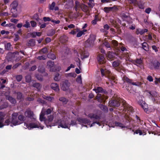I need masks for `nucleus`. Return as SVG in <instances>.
I'll use <instances>...</instances> for the list:
<instances>
[{
    "mask_svg": "<svg viewBox=\"0 0 160 160\" xmlns=\"http://www.w3.org/2000/svg\"><path fill=\"white\" fill-rule=\"evenodd\" d=\"M123 100L120 99H118L117 100H112L109 101V103L111 106L118 107L120 105V102L122 101L123 103L124 108L127 109L128 111L130 112L133 111V108L132 107L130 106L127 103L125 104L123 102Z\"/></svg>",
    "mask_w": 160,
    "mask_h": 160,
    "instance_id": "1",
    "label": "nucleus"
},
{
    "mask_svg": "<svg viewBox=\"0 0 160 160\" xmlns=\"http://www.w3.org/2000/svg\"><path fill=\"white\" fill-rule=\"evenodd\" d=\"M45 115V112L44 111V109L43 108L42 109V111L40 115L39 119L41 121H44V123L46 125V126L48 127L49 126L51 127L53 126V125H51V124L48 125L52 121L54 118V117L52 115H50L48 117L47 119H45L44 116Z\"/></svg>",
    "mask_w": 160,
    "mask_h": 160,
    "instance_id": "2",
    "label": "nucleus"
},
{
    "mask_svg": "<svg viewBox=\"0 0 160 160\" xmlns=\"http://www.w3.org/2000/svg\"><path fill=\"white\" fill-rule=\"evenodd\" d=\"M32 122L29 123L24 122V126L25 128H28L29 130H31L34 128H40L41 129H43V126L41 125L38 122H36V119L34 121L33 120H32Z\"/></svg>",
    "mask_w": 160,
    "mask_h": 160,
    "instance_id": "3",
    "label": "nucleus"
},
{
    "mask_svg": "<svg viewBox=\"0 0 160 160\" xmlns=\"http://www.w3.org/2000/svg\"><path fill=\"white\" fill-rule=\"evenodd\" d=\"M69 120L68 118L64 117L62 120H58L56 122L58 125V128L61 127L63 128H69Z\"/></svg>",
    "mask_w": 160,
    "mask_h": 160,
    "instance_id": "4",
    "label": "nucleus"
},
{
    "mask_svg": "<svg viewBox=\"0 0 160 160\" xmlns=\"http://www.w3.org/2000/svg\"><path fill=\"white\" fill-rule=\"evenodd\" d=\"M5 116L4 113L0 112V128H2L4 125H8L10 124H11L12 118L7 119L4 123H3Z\"/></svg>",
    "mask_w": 160,
    "mask_h": 160,
    "instance_id": "5",
    "label": "nucleus"
},
{
    "mask_svg": "<svg viewBox=\"0 0 160 160\" xmlns=\"http://www.w3.org/2000/svg\"><path fill=\"white\" fill-rule=\"evenodd\" d=\"M18 5V2L14 1L11 4L10 7L11 8V12L12 13V16L14 18H16L18 16L17 14V8Z\"/></svg>",
    "mask_w": 160,
    "mask_h": 160,
    "instance_id": "6",
    "label": "nucleus"
},
{
    "mask_svg": "<svg viewBox=\"0 0 160 160\" xmlns=\"http://www.w3.org/2000/svg\"><path fill=\"white\" fill-rule=\"evenodd\" d=\"M78 121L81 124H87L91 127L95 125V124L97 123L99 126L101 125L100 123L98 122H93L91 124H90V121L87 119L82 118H78Z\"/></svg>",
    "mask_w": 160,
    "mask_h": 160,
    "instance_id": "7",
    "label": "nucleus"
},
{
    "mask_svg": "<svg viewBox=\"0 0 160 160\" xmlns=\"http://www.w3.org/2000/svg\"><path fill=\"white\" fill-rule=\"evenodd\" d=\"M18 115V113H14L12 115L11 120V124L10 126L12 127L13 125L16 126L20 125L22 123V122L19 121L17 120V116Z\"/></svg>",
    "mask_w": 160,
    "mask_h": 160,
    "instance_id": "8",
    "label": "nucleus"
},
{
    "mask_svg": "<svg viewBox=\"0 0 160 160\" xmlns=\"http://www.w3.org/2000/svg\"><path fill=\"white\" fill-rule=\"evenodd\" d=\"M24 115L26 117L28 118L31 120L35 121L36 117L34 114L33 112L30 109H27Z\"/></svg>",
    "mask_w": 160,
    "mask_h": 160,
    "instance_id": "9",
    "label": "nucleus"
},
{
    "mask_svg": "<svg viewBox=\"0 0 160 160\" xmlns=\"http://www.w3.org/2000/svg\"><path fill=\"white\" fill-rule=\"evenodd\" d=\"M95 40V38L93 36H91L90 38L86 41L85 44V46L89 48L92 47L94 46Z\"/></svg>",
    "mask_w": 160,
    "mask_h": 160,
    "instance_id": "10",
    "label": "nucleus"
},
{
    "mask_svg": "<svg viewBox=\"0 0 160 160\" xmlns=\"http://www.w3.org/2000/svg\"><path fill=\"white\" fill-rule=\"evenodd\" d=\"M70 84L67 80L62 82L61 83V89L63 91H66L69 89Z\"/></svg>",
    "mask_w": 160,
    "mask_h": 160,
    "instance_id": "11",
    "label": "nucleus"
},
{
    "mask_svg": "<svg viewBox=\"0 0 160 160\" xmlns=\"http://www.w3.org/2000/svg\"><path fill=\"white\" fill-rule=\"evenodd\" d=\"M47 68L50 71L55 72L57 70L54 66V62L51 61L47 62Z\"/></svg>",
    "mask_w": 160,
    "mask_h": 160,
    "instance_id": "12",
    "label": "nucleus"
},
{
    "mask_svg": "<svg viewBox=\"0 0 160 160\" xmlns=\"http://www.w3.org/2000/svg\"><path fill=\"white\" fill-rule=\"evenodd\" d=\"M149 67L151 69L153 68L157 69H160V63L157 61L151 62L149 64Z\"/></svg>",
    "mask_w": 160,
    "mask_h": 160,
    "instance_id": "13",
    "label": "nucleus"
},
{
    "mask_svg": "<svg viewBox=\"0 0 160 160\" xmlns=\"http://www.w3.org/2000/svg\"><path fill=\"white\" fill-rule=\"evenodd\" d=\"M123 80L124 81V82H128L129 83H131L132 85H135L138 86H141L142 84V83L140 82H132V80L129 79L128 78L124 77H123Z\"/></svg>",
    "mask_w": 160,
    "mask_h": 160,
    "instance_id": "14",
    "label": "nucleus"
},
{
    "mask_svg": "<svg viewBox=\"0 0 160 160\" xmlns=\"http://www.w3.org/2000/svg\"><path fill=\"white\" fill-rule=\"evenodd\" d=\"M138 103L143 108V110L147 113H148L149 112L148 111V107L147 104L144 101L142 100H140L138 102Z\"/></svg>",
    "mask_w": 160,
    "mask_h": 160,
    "instance_id": "15",
    "label": "nucleus"
},
{
    "mask_svg": "<svg viewBox=\"0 0 160 160\" xmlns=\"http://www.w3.org/2000/svg\"><path fill=\"white\" fill-rule=\"evenodd\" d=\"M101 72L102 76H104L106 74H108V75H109V78H110L111 79L113 80L115 79V77L110 76V75H112V74L111 73L110 71H109L105 70L103 69L102 68L101 70Z\"/></svg>",
    "mask_w": 160,
    "mask_h": 160,
    "instance_id": "16",
    "label": "nucleus"
},
{
    "mask_svg": "<svg viewBox=\"0 0 160 160\" xmlns=\"http://www.w3.org/2000/svg\"><path fill=\"white\" fill-rule=\"evenodd\" d=\"M97 60L100 64H103L106 62L104 56L100 54H99L97 57Z\"/></svg>",
    "mask_w": 160,
    "mask_h": 160,
    "instance_id": "17",
    "label": "nucleus"
},
{
    "mask_svg": "<svg viewBox=\"0 0 160 160\" xmlns=\"http://www.w3.org/2000/svg\"><path fill=\"white\" fill-rule=\"evenodd\" d=\"M88 117L91 119H93L94 120H99L100 119V116L95 114L90 113L88 115Z\"/></svg>",
    "mask_w": 160,
    "mask_h": 160,
    "instance_id": "18",
    "label": "nucleus"
},
{
    "mask_svg": "<svg viewBox=\"0 0 160 160\" xmlns=\"http://www.w3.org/2000/svg\"><path fill=\"white\" fill-rule=\"evenodd\" d=\"M51 88L56 92H58L59 89L58 85L56 83H52L51 85Z\"/></svg>",
    "mask_w": 160,
    "mask_h": 160,
    "instance_id": "19",
    "label": "nucleus"
},
{
    "mask_svg": "<svg viewBox=\"0 0 160 160\" xmlns=\"http://www.w3.org/2000/svg\"><path fill=\"white\" fill-rule=\"evenodd\" d=\"M81 58L82 59H83L88 58L89 55V53L88 52L83 51L80 53Z\"/></svg>",
    "mask_w": 160,
    "mask_h": 160,
    "instance_id": "20",
    "label": "nucleus"
},
{
    "mask_svg": "<svg viewBox=\"0 0 160 160\" xmlns=\"http://www.w3.org/2000/svg\"><path fill=\"white\" fill-rule=\"evenodd\" d=\"M56 3L54 2H53L49 6V9L51 10H54L57 11L58 10V8L57 7H55Z\"/></svg>",
    "mask_w": 160,
    "mask_h": 160,
    "instance_id": "21",
    "label": "nucleus"
},
{
    "mask_svg": "<svg viewBox=\"0 0 160 160\" xmlns=\"http://www.w3.org/2000/svg\"><path fill=\"white\" fill-rule=\"evenodd\" d=\"M147 31L148 29H141L138 28L137 29L136 33L137 34L142 35L145 32H147Z\"/></svg>",
    "mask_w": 160,
    "mask_h": 160,
    "instance_id": "22",
    "label": "nucleus"
},
{
    "mask_svg": "<svg viewBox=\"0 0 160 160\" xmlns=\"http://www.w3.org/2000/svg\"><path fill=\"white\" fill-rule=\"evenodd\" d=\"M115 57V54L110 51L108 52V57L109 58L110 60L112 61L114 57Z\"/></svg>",
    "mask_w": 160,
    "mask_h": 160,
    "instance_id": "23",
    "label": "nucleus"
},
{
    "mask_svg": "<svg viewBox=\"0 0 160 160\" xmlns=\"http://www.w3.org/2000/svg\"><path fill=\"white\" fill-rule=\"evenodd\" d=\"M6 98L7 99H8L9 101H10L12 104H15L16 102V101L15 99L12 98L11 97L7 96L6 97Z\"/></svg>",
    "mask_w": 160,
    "mask_h": 160,
    "instance_id": "24",
    "label": "nucleus"
},
{
    "mask_svg": "<svg viewBox=\"0 0 160 160\" xmlns=\"http://www.w3.org/2000/svg\"><path fill=\"white\" fill-rule=\"evenodd\" d=\"M150 94L152 96L151 98L152 99V100L153 102H154L156 100H157L156 97L157 96V93L155 92H150Z\"/></svg>",
    "mask_w": 160,
    "mask_h": 160,
    "instance_id": "25",
    "label": "nucleus"
},
{
    "mask_svg": "<svg viewBox=\"0 0 160 160\" xmlns=\"http://www.w3.org/2000/svg\"><path fill=\"white\" fill-rule=\"evenodd\" d=\"M35 41L34 39L30 40L27 43V45L29 46H33L35 45Z\"/></svg>",
    "mask_w": 160,
    "mask_h": 160,
    "instance_id": "26",
    "label": "nucleus"
},
{
    "mask_svg": "<svg viewBox=\"0 0 160 160\" xmlns=\"http://www.w3.org/2000/svg\"><path fill=\"white\" fill-rule=\"evenodd\" d=\"M121 63V62L120 60H116L112 62V65L114 67H116L118 66Z\"/></svg>",
    "mask_w": 160,
    "mask_h": 160,
    "instance_id": "27",
    "label": "nucleus"
},
{
    "mask_svg": "<svg viewBox=\"0 0 160 160\" xmlns=\"http://www.w3.org/2000/svg\"><path fill=\"white\" fill-rule=\"evenodd\" d=\"M82 4H81L78 1H75V10L77 11L78 8H81L82 6Z\"/></svg>",
    "mask_w": 160,
    "mask_h": 160,
    "instance_id": "28",
    "label": "nucleus"
},
{
    "mask_svg": "<svg viewBox=\"0 0 160 160\" xmlns=\"http://www.w3.org/2000/svg\"><path fill=\"white\" fill-rule=\"evenodd\" d=\"M81 8L83 11L85 12H87L89 11L88 7L83 4H82V6L81 7Z\"/></svg>",
    "mask_w": 160,
    "mask_h": 160,
    "instance_id": "29",
    "label": "nucleus"
},
{
    "mask_svg": "<svg viewBox=\"0 0 160 160\" xmlns=\"http://www.w3.org/2000/svg\"><path fill=\"white\" fill-rule=\"evenodd\" d=\"M142 48L145 51H147L149 49L148 45L146 42H143L142 44Z\"/></svg>",
    "mask_w": 160,
    "mask_h": 160,
    "instance_id": "30",
    "label": "nucleus"
},
{
    "mask_svg": "<svg viewBox=\"0 0 160 160\" xmlns=\"http://www.w3.org/2000/svg\"><path fill=\"white\" fill-rule=\"evenodd\" d=\"M66 76L67 77H73L75 78L76 76V74L74 72H72L66 74Z\"/></svg>",
    "mask_w": 160,
    "mask_h": 160,
    "instance_id": "31",
    "label": "nucleus"
},
{
    "mask_svg": "<svg viewBox=\"0 0 160 160\" xmlns=\"http://www.w3.org/2000/svg\"><path fill=\"white\" fill-rule=\"evenodd\" d=\"M43 98H44L51 102H52V101L54 100V98L52 97L44 96Z\"/></svg>",
    "mask_w": 160,
    "mask_h": 160,
    "instance_id": "32",
    "label": "nucleus"
},
{
    "mask_svg": "<svg viewBox=\"0 0 160 160\" xmlns=\"http://www.w3.org/2000/svg\"><path fill=\"white\" fill-rule=\"evenodd\" d=\"M18 121L22 122L25 120V118L22 115H20L18 116Z\"/></svg>",
    "mask_w": 160,
    "mask_h": 160,
    "instance_id": "33",
    "label": "nucleus"
},
{
    "mask_svg": "<svg viewBox=\"0 0 160 160\" xmlns=\"http://www.w3.org/2000/svg\"><path fill=\"white\" fill-rule=\"evenodd\" d=\"M48 57L49 58L52 60L55 59L56 58L55 55L52 53H49L48 55Z\"/></svg>",
    "mask_w": 160,
    "mask_h": 160,
    "instance_id": "34",
    "label": "nucleus"
},
{
    "mask_svg": "<svg viewBox=\"0 0 160 160\" xmlns=\"http://www.w3.org/2000/svg\"><path fill=\"white\" fill-rule=\"evenodd\" d=\"M59 74L58 73H56L55 74L54 77V80L56 81H59L60 78L59 77Z\"/></svg>",
    "mask_w": 160,
    "mask_h": 160,
    "instance_id": "35",
    "label": "nucleus"
},
{
    "mask_svg": "<svg viewBox=\"0 0 160 160\" xmlns=\"http://www.w3.org/2000/svg\"><path fill=\"white\" fill-rule=\"evenodd\" d=\"M59 100L61 102H62L63 104H66L68 102L67 99L63 97L60 98Z\"/></svg>",
    "mask_w": 160,
    "mask_h": 160,
    "instance_id": "36",
    "label": "nucleus"
},
{
    "mask_svg": "<svg viewBox=\"0 0 160 160\" xmlns=\"http://www.w3.org/2000/svg\"><path fill=\"white\" fill-rule=\"evenodd\" d=\"M103 45L107 48H109L108 50L111 49V48L110 44L108 42H105L103 43Z\"/></svg>",
    "mask_w": 160,
    "mask_h": 160,
    "instance_id": "37",
    "label": "nucleus"
},
{
    "mask_svg": "<svg viewBox=\"0 0 160 160\" xmlns=\"http://www.w3.org/2000/svg\"><path fill=\"white\" fill-rule=\"evenodd\" d=\"M93 90L95 91L96 93H99L100 92L102 91V89L100 87H98L97 88L93 89Z\"/></svg>",
    "mask_w": 160,
    "mask_h": 160,
    "instance_id": "38",
    "label": "nucleus"
},
{
    "mask_svg": "<svg viewBox=\"0 0 160 160\" xmlns=\"http://www.w3.org/2000/svg\"><path fill=\"white\" fill-rule=\"evenodd\" d=\"M33 86L35 88H36L38 90L40 89L41 87L40 85L39 84V83H34L33 84Z\"/></svg>",
    "mask_w": 160,
    "mask_h": 160,
    "instance_id": "39",
    "label": "nucleus"
},
{
    "mask_svg": "<svg viewBox=\"0 0 160 160\" xmlns=\"http://www.w3.org/2000/svg\"><path fill=\"white\" fill-rule=\"evenodd\" d=\"M115 124L116 126L119 127L121 128L125 127V126H124L122 123L120 122H116Z\"/></svg>",
    "mask_w": 160,
    "mask_h": 160,
    "instance_id": "40",
    "label": "nucleus"
},
{
    "mask_svg": "<svg viewBox=\"0 0 160 160\" xmlns=\"http://www.w3.org/2000/svg\"><path fill=\"white\" fill-rule=\"evenodd\" d=\"M100 108L105 112H107L108 111V108L104 105H100Z\"/></svg>",
    "mask_w": 160,
    "mask_h": 160,
    "instance_id": "41",
    "label": "nucleus"
},
{
    "mask_svg": "<svg viewBox=\"0 0 160 160\" xmlns=\"http://www.w3.org/2000/svg\"><path fill=\"white\" fill-rule=\"evenodd\" d=\"M44 70L45 68L43 66L39 67L38 70L39 72H43L44 71Z\"/></svg>",
    "mask_w": 160,
    "mask_h": 160,
    "instance_id": "42",
    "label": "nucleus"
},
{
    "mask_svg": "<svg viewBox=\"0 0 160 160\" xmlns=\"http://www.w3.org/2000/svg\"><path fill=\"white\" fill-rule=\"evenodd\" d=\"M135 62L138 65L142 63V60L141 58L137 59L135 61Z\"/></svg>",
    "mask_w": 160,
    "mask_h": 160,
    "instance_id": "43",
    "label": "nucleus"
},
{
    "mask_svg": "<svg viewBox=\"0 0 160 160\" xmlns=\"http://www.w3.org/2000/svg\"><path fill=\"white\" fill-rule=\"evenodd\" d=\"M26 81L28 82H29L31 80V77L30 75H28L25 77Z\"/></svg>",
    "mask_w": 160,
    "mask_h": 160,
    "instance_id": "44",
    "label": "nucleus"
},
{
    "mask_svg": "<svg viewBox=\"0 0 160 160\" xmlns=\"http://www.w3.org/2000/svg\"><path fill=\"white\" fill-rule=\"evenodd\" d=\"M104 11L106 13H108L112 11L110 7H105L104 8Z\"/></svg>",
    "mask_w": 160,
    "mask_h": 160,
    "instance_id": "45",
    "label": "nucleus"
},
{
    "mask_svg": "<svg viewBox=\"0 0 160 160\" xmlns=\"http://www.w3.org/2000/svg\"><path fill=\"white\" fill-rule=\"evenodd\" d=\"M112 11L115 12L117 11L118 9L117 7L116 6H114L113 7H110Z\"/></svg>",
    "mask_w": 160,
    "mask_h": 160,
    "instance_id": "46",
    "label": "nucleus"
},
{
    "mask_svg": "<svg viewBox=\"0 0 160 160\" xmlns=\"http://www.w3.org/2000/svg\"><path fill=\"white\" fill-rule=\"evenodd\" d=\"M130 3L133 4L134 5H136L137 4V0H129Z\"/></svg>",
    "mask_w": 160,
    "mask_h": 160,
    "instance_id": "47",
    "label": "nucleus"
},
{
    "mask_svg": "<svg viewBox=\"0 0 160 160\" xmlns=\"http://www.w3.org/2000/svg\"><path fill=\"white\" fill-rule=\"evenodd\" d=\"M53 110V108H48L47 109L46 112L47 114H50L52 111Z\"/></svg>",
    "mask_w": 160,
    "mask_h": 160,
    "instance_id": "48",
    "label": "nucleus"
},
{
    "mask_svg": "<svg viewBox=\"0 0 160 160\" xmlns=\"http://www.w3.org/2000/svg\"><path fill=\"white\" fill-rule=\"evenodd\" d=\"M76 81L79 83H82L81 77L80 76H78L76 79Z\"/></svg>",
    "mask_w": 160,
    "mask_h": 160,
    "instance_id": "49",
    "label": "nucleus"
},
{
    "mask_svg": "<svg viewBox=\"0 0 160 160\" xmlns=\"http://www.w3.org/2000/svg\"><path fill=\"white\" fill-rule=\"evenodd\" d=\"M97 99L100 101L102 99H103L102 96L100 94H98L96 97Z\"/></svg>",
    "mask_w": 160,
    "mask_h": 160,
    "instance_id": "50",
    "label": "nucleus"
},
{
    "mask_svg": "<svg viewBox=\"0 0 160 160\" xmlns=\"http://www.w3.org/2000/svg\"><path fill=\"white\" fill-rule=\"evenodd\" d=\"M23 27L26 28H29L30 27V24L27 21L25 22V24L23 25Z\"/></svg>",
    "mask_w": 160,
    "mask_h": 160,
    "instance_id": "51",
    "label": "nucleus"
},
{
    "mask_svg": "<svg viewBox=\"0 0 160 160\" xmlns=\"http://www.w3.org/2000/svg\"><path fill=\"white\" fill-rule=\"evenodd\" d=\"M76 124V121H71V122H69V127H70V125L74 126Z\"/></svg>",
    "mask_w": 160,
    "mask_h": 160,
    "instance_id": "52",
    "label": "nucleus"
},
{
    "mask_svg": "<svg viewBox=\"0 0 160 160\" xmlns=\"http://www.w3.org/2000/svg\"><path fill=\"white\" fill-rule=\"evenodd\" d=\"M30 23L31 25V26L32 27H35L36 26L37 23L36 22L34 21H31L30 22Z\"/></svg>",
    "mask_w": 160,
    "mask_h": 160,
    "instance_id": "53",
    "label": "nucleus"
},
{
    "mask_svg": "<svg viewBox=\"0 0 160 160\" xmlns=\"http://www.w3.org/2000/svg\"><path fill=\"white\" fill-rule=\"evenodd\" d=\"M98 21L97 17L96 16H95L94 19L92 21V24L93 25H95L97 23V21Z\"/></svg>",
    "mask_w": 160,
    "mask_h": 160,
    "instance_id": "54",
    "label": "nucleus"
},
{
    "mask_svg": "<svg viewBox=\"0 0 160 160\" xmlns=\"http://www.w3.org/2000/svg\"><path fill=\"white\" fill-rule=\"evenodd\" d=\"M11 45L10 43H7L6 45H5V49L7 50H9L10 48Z\"/></svg>",
    "mask_w": 160,
    "mask_h": 160,
    "instance_id": "55",
    "label": "nucleus"
},
{
    "mask_svg": "<svg viewBox=\"0 0 160 160\" xmlns=\"http://www.w3.org/2000/svg\"><path fill=\"white\" fill-rule=\"evenodd\" d=\"M22 78V76L21 75H19L16 76V79L18 81H20Z\"/></svg>",
    "mask_w": 160,
    "mask_h": 160,
    "instance_id": "56",
    "label": "nucleus"
},
{
    "mask_svg": "<svg viewBox=\"0 0 160 160\" xmlns=\"http://www.w3.org/2000/svg\"><path fill=\"white\" fill-rule=\"evenodd\" d=\"M112 44L115 47L117 46L118 45V42L115 40H113L112 41Z\"/></svg>",
    "mask_w": 160,
    "mask_h": 160,
    "instance_id": "57",
    "label": "nucleus"
},
{
    "mask_svg": "<svg viewBox=\"0 0 160 160\" xmlns=\"http://www.w3.org/2000/svg\"><path fill=\"white\" fill-rule=\"evenodd\" d=\"M47 52V48H43L40 51V52L41 53H45Z\"/></svg>",
    "mask_w": 160,
    "mask_h": 160,
    "instance_id": "58",
    "label": "nucleus"
},
{
    "mask_svg": "<svg viewBox=\"0 0 160 160\" xmlns=\"http://www.w3.org/2000/svg\"><path fill=\"white\" fill-rule=\"evenodd\" d=\"M83 34V32H82L81 31H79L77 34V37L78 38H79L81 37Z\"/></svg>",
    "mask_w": 160,
    "mask_h": 160,
    "instance_id": "59",
    "label": "nucleus"
},
{
    "mask_svg": "<svg viewBox=\"0 0 160 160\" xmlns=\"http://www.w3.org/2000/svg\"><path fill=\"white\" fill-rule=\"evenodd\" d=\"M38 58L40 60H45L46 59V57L45 55L38 56Z\"/></svg>",
    "mask_w": 160,
    "mask_h": 160,
    "instance_id": "60",
    "label": "nucleus"
},
{
    "mask_svg": "<svg viewBox=\"0 0 160 160\" xmlns=\"http://www.w3.org/2000/svg\"><path fill=\"white\" fill-rule=\"evenodd\" d=\"M21 64L19 63H18L14 65L12 67L13 69H14L17 68L19 66H20Z\"/></svg>",
    "mask_w": 160,
    "mask_h": 160,
    "instance_id": "61",
    "label": "nucleus"
},
{
    "mask_svg": "<svg viewBox=\"0 0 160 160\" xmlns=\"http://www.w3.org/2000/svg\"><path fill=\"white\" fill-rule=\"evenodd\" d=\"M43 20L44 22L49 21H51L52 20L50 18L46 17H44L43 18Z\"/></svg>",
    "mask_w": 160,
    "mask_h": 160,
    "instance_id": "62",
    "label": "nucleus"
},
{
    "mask_svg": "<svg viewBox=\"0 0 160 160\" xmlns=\"http://www.w3.org/2000/svg\"><path fill=\"white\" fill-rule=\"evenodd\" d=\"M88 5L90 8H92L94 6L95 4L93 2H89Z\"/></svg>",
    "mask_w": 160,
    "mask_h": 160,
    "instance_id": "63",
    "label": "nucleus"
},
{
    "mask_svg": "<svg viewBox=\"0 0 160 160\" xmlns=\"http://www.w3.org/2000/svg\"><path fill=\"white\" fill-rule=\"evenodd\" d=\"M151 11V9L150 8H146L145 10V12L148 13L149 14Z\"/></svg>",
    "mask_w": 160,
    "mask_h": 160,
    "instance_id": "64",
    "label": "nucleus"
}]
</instances>
